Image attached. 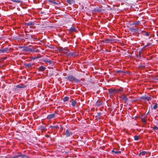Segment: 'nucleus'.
<instances>
[{
  "label": "nucleus",
  "mask_w": 158,
  "mask_h": 158,
  "mask_svg": "<svg viewBox=\"0 0 158 158\" xmlns=\"http://www.w3.org/2000/svg\"><path fill=\"white\" fill-rule=\"evenodd\" d=\"M76 28L74 27H72L70 28V29L69 30V31L70 32H72L73 31H76Z\"/></svg>",
  "instance_id": "13"
},
{
  "label": "nucleus",
  "mask_w": 158,
  "mask_h": 158,
  "mask_svg": "<svg viewBox=\"0 0 158 158\" xmlns=\"http://www.w3.org/2000/svg\"><path fill=\"white\" fill-rule=\"evenodd\" d=\"M118 92H123V89H119L117 90Z\"/></svg>",
  "instance_id": "35"
},
{
  "label": "nucleus",
  "mask_w": 158,
  "mask_h": 158,
  "mask_svg": "<svg viewBox=\"0 0 158 158\" xmlns=\"http://www.w3.org/2000/svg\"><path fill=\"white\" fill-rule=\"evenodd\" d=\"M68 55L69 56H75V53L72 52H69V54H68Z\"/></svg>",
  "instance_id": "24"
},
{
  "label": "nucleus",
  "mask_w": 158,
  "mask_h": 158,
  "mask_svg": "<svg viewBox=\"0 0 158 158\" xmlns=\"http://www.w3.org/2000/svg\"><path fill=\"white\" fill-rule=\"evenodd\" d=\"M94 11L96 12H100L101 11V10L98 8H96L94 9Z\"/></svg>",
  "instance_id": "22"
},
{
  "label": "nucleus",
  "mask_w": 158,
  "mask_h": 158,
  "mask_svg": "<svg viewBox=\"0 0 158 158\" xmlns=\"http://www.w3.org/2000/svg\"><path fill=\"white\" fill-rule=\"evenodd\" d=\"M10 51L9 48L6 47L3 49H0V53H2Z\"/></svg>",
  "instance_id": "6"
},
{
  "label": "nucleus",
  "mask_w": 158,
  "mask_h": 158,
  "mask_svg": "<svg viewBox=\"0 0 158 158\" xmlns=\"http://www.w3.org/2000/svg\"><path fill=\"white\" fill-rule=\"evenodd\" d=\"M141 52H139V56L140 57H141Z\"/></svg>",
  "instance_id": "37"
},
{
  "label": "nucleus",
  "mask_w": 158,
  "mask_h": 158,
  "mask_svg": "<svg viewBox=\"0 0 158 158\" xmlns=\"http://www.w3.org/2000/svg\"><path fill=\"white\" fill-rule=\"evenodd\" d=\"M23 47L22 46L20 47L19 48H23Z\"/></svg>",
  "instance_id": "40"
},
{
  "label": "nucleus",
  "mask_w": 158,
  "mask_h": 158,
  "mask_svg": "<svg viewBox=\"0 0 158 158\" xmlns=\"http://www.w3.org/2000/svg\"><path fill=\"white\" fill-rule=\"evenodd\" d=\"M112 152H114L116 154H118L121 153V152L120 151H114V150H113L112 151Z\"/></svg>",
  "instance_id": "28"
},
{
  "label": "nucleus",
  "mask_w": 158,
  "mask_h": 158,
  "mask_svg": "<svg viewBox=\"0 0 158 158\" xmlns=\"http://www.w3.org/2000/svg\"><path fill=\"white\" fill-rule=\"evenodd\" d=\"M103 104V102L100 100H98L95 104V106L99 107Z\"/></svg>",
  "instance_id": "5"
},
{
  "label": "nucleus",
  "mask_w": 158,
  "mask_h": 158,
  "mask_svg": "<svg viewBox=\"0 0 158 158\" xmlns=\"http://www.w3.org/2000/svg\"><path fill=\"white\" fill-rule=\"evenodd\" d=\"M77 102L75 100H73L72 102V105L73 106H75Z\"/></svg>",
  "instance_id": "23"
},
{
  "label": "nucleus",
  "mask_w": 158,
  "mask_h": 158,
  "mask_svg": "<svg viewBox=\"0 0 158 158\" xmlns=\"http://www.w3.org/2000/svg\"><path fill=\"white\" fill-rule=\"evenodd\" d=\"M110 93H112L113 92V91L112 90L111 91H110Z\"/></svg>",
  "instance_id": "39"
},
{
  "label": "nucleus",
  "mask_w": 158,
  "mask_h": 158,
  "mask_svg": "<svg viewBox=\"0 0 158 158\" xmlns=\"http://www.w3.org/2000/svg\"><path fill=\"white\" fill-rule=\"evenodd\" d=\"M157 104L156 103L155 104L154 106H153V108L154 109H156L157 108Z\"/></svg>",
  "instance_id": "33"
},
{
  "label": "nucleus",
  "mask_w": 158,
  "mask_h": 158,
  "mask_svg": "<svg viewBox=\"0 0 158 158\" xmlns=\"http://www.w3.org/2000/svg\"><path fill=\"white\" fill-rule=\"evenodd\" d=\"M116 72L117 73L122 74L124 73V72L121 70H118L116 71Z\"/></svg>",
  "instance_id": "30"
},
{
  "label": "nucleus",
  "mask_w": 158,
  "mask_h": 158,
  "mask_svg": "<svg viewBox=\"0 0 158 158\" xmlns=\"http://www.w3.org/2000/svg\"><path fill=\"white\" fill-rule=\"evenodd\" d=\"M130 30L131 32H133L135 33L138 32L140 31L139 28L136 27H133L130 28Z\"/></svg>",
  "instance_id": "2"
},
{
  "label": "nucleus",
  "mask_w": 158,
  "mask_h": 158,
  "mask_svg": "<svg viewBox=\"0 0 158 158\" xmlns=\"http://www.w3.org/2000/svg\"><path fill=\"white\" fill-rule=\"evenodd\" d=\"M46 68L43 66H41L38 68V70L40 71H43L45 70Z\"/></svg>",
  "instance_id": "8"
},
{
  "label": "nucleus",
  "mask_w": 158,
  "mask_h": 158,
  "mask_svg": "<svg viewBox=\"0 0 158 158\" xmlns=\"http://www.w3.org/2000/svg\"><path fill=\"white\" fill-rule=\"evenodd\" d=\"M11 1L13 2L17 3H21L22 2V1L19 0H11Z\"/></svg>",
  "instance_id": "19"
},
{
  "label": "nucleus",
  "mask_w": 158,
  "mask_h": 158,
  "mask_svg": "<svg viewBox=\"0 0 158 158\" xmlns=\"http://www.w3.org/2000/svg\"><path fill=\"white\" fill-rule=\"evenodd\" d=\"M16 87L18 88H23L26 87V86L23 84H20L17 85Z\"/></svg>",
  "instance_id": "15"
},
{
  "label": "nucleus",
  "mask_w": 158,
  "mask_h": 158,
  "mask_svg": "<svg viewBox=\"0 0 158 158\" xmlns=\"http://www.w3.org/2000/svg\"><path fill=\"white\" fill-rule=\"evenodd\" d=\"M141 33H144L145 34H144V35L146 36H148L149 35V34L148 32H147L145 31H142Z\"/></svg>",
  "instance_id": "20"
},
{
  "label": "nucleus",
  "mask_w": 158,
  "mask_h": 158,
  "mask_svg": "<svg viewBox=\"0 0 158 158\" xmlns=\"http://www.w3.org/2000/svg\"><path fill=\"white\" fill-rule=\"evenodd\" d=\"M98 116H100V115H101V114H100V113H98Z\"/></svg>",
  "instance_id": "38"
},
{
  "label": "nucleus",
  "mask_w": 158,
  "mask_h": 158,
  "mask_svg": "<svg viewBox=\"0 0 158 158\" xmlns=\"http://www.w3.org/2000/svg\"><path fill=\"white\" fill-rule=\"evenodd\" d=\"M134 140H137L139 139V137L137 135H135L134 137Z\"/></svg>",
  "instance_id": "31"
},
{
  "label": "nucleus",
  "mask_w": 158,
  "mask_h": 158,
  "mask_svg": "<svg viewBox=\"0 0 158 158\" xmlns=\"http://www.w3.org/2000/svg\"><path fill=\"white\" fill-rule=\"evenodd\" d=\"M33 64L31 63H28V64H25L24 65L25 66L26 68H31L33 65Z\"/></svg>",
  "instance_id": "9"
},
{
  "label": "nucleus",
  "mask_w": 158,
  "mask_h": 158,
  "mask_svg": "<svg viewBox=\"0 0 158 158\" xmlns=\"http://www.w3.org/2000/svg\"><path fill=\"white\" fill-rule=\"evenodd\" d=\"M44 62H46V63H49L50 64H51L52 63V61L51 60H50L49 59H47L46 60H45L44 61Z\"/></svg>",
  "instance_id": "25"
},
{
  "label": "nucleus",
  "mask_w": 158,
  "mask_h": 158,
  "mask_svg": "<svg viewBox=\"0 0 158 158\" xmlns=\"http://www.w3.org/2000/svg\"><path fill=\"white\" fill-rule=\"evenodd\" d=\"M66 2L69 4H74L75 3L74 0H67Z\"/></svg>",
  "instance_id": "11"
},
{
  "label": "nucleus",
  "mask_w": 158,
  "mask_h": 158,
  "mask_svg": "<svg viewBox=\"0 0 158 158\" xmlns=\"http://www.w3.org/2000/svg\"><path fill=\"white\" fill-rule=\"evenodd\" d=\"M151 44L150 43H148L146 45H145L144 47L143 48H145V47H148V46L150 45Z\"/></svg>",
  "instance_id": "34"
},
{
  "label": "nucleus",
  "mask_w": 158,
  "mask_h": 158,
  "mask_svg": "<svg viewBox=\"0 0 158 158\" xmlns=\"http://www.w3.org/2000/svg\"><path fill=\"white\" fill-rule=\"evenodd\" d=\"M56 112L55 111L54 113L49 114L47 116L46 118L48 120H50L54 118L55 117V114H56Z\"/></svg>",
  "instance_id": "3"
},
{
  "label": "nucleus",
  "mask_w": 158,
  "mask_h": 158,
  "mask_svg": "<svg viewBox=\"0 0 158 158\" xmlns=\"http://www.w3.org/2000/svg\"><path fill=\"white\" fill-rule=\"evenodd\" d=\"M69 99V97H66L63 99V101L64 102H66L67 101H68Z\"/></svg>",
  "instance_id": "27"
},
{
  "label": "nucleus",
  "mask_w": 158,
  "mask_h": 158,
  "mask_svg": "<svg viewBox=\"0 0 158 158\" xmlns=\"http://www.w3.org/2000/svg\"><path fill=\"white\" fill-rule=\"evenodd\" d=\"M147 154V152L146 151H142L139 154V156L141 157L144 156L145 154Z\"/></svg>",
  "instance_id": "10"
},
{
  "label": "nucleus",
  "mask_w": 158,
  "mask_h": 158,
  "mask_svg": "<svg viewBox=\"0 0 158 158\" xmlns=\"http://www.w3.org/2000/svg\"><path fill=\"white\" fill-rule=\"evenodd\" d=\"M39 58V57L38 56H35V57H33L32 58V59L33 60H35V59H37L38 58Z\"/></svg>",
  "instance_id": "36"
},
{
  "label": "nucleus",
  "mask_w": 158,
  "mask_h": 158,
  "mask_svg": "<svg viewBox=\"0 0 158 158\" xmlns=\"http://www.w3.org/2000/svg\"><path fill=\"white\" fill-rule=\"evenodd\" d=\"M153 130L155 131V132H156V131L157 130H158V127H157V126H155L153 128Z\"/></svg>",
  "instance_id": "26"
},
{
  "label": "nucleus",
  "mask_w": 158,
  "mask_h": 158,
  "mask_svg": "<svg viewBox=\"0 0 158 158\" xmlns=\"http://www.w3.org/2000/svg\"><path fill=\"white\" fill-rule=\"evenodd\" d=\"M143 98L147 100L148 101H151V98L149 97L145 96Z\"/></svg>",
  "instance_id": "21"
},
{
  "label": "nucleus",
  "mask_w": 158,
  "mask_h": 158,
  "mask_svg": "<svg viewBox=\"0 0 158 158\" xmlns=\"http://www.w3.org/2000/svg\"><path fill=\"white\" fill-rule=\"evenodd\" d=\"M25 24L28 26H30L31 25H33L34 24V23L32 22H30L29 23H25Z\"/></svg>",
  "instance_id": "17"
},
{
  "label": "nucleus",
  "mask_w": 158,
  "mask_h": 158,
  "mask_svg": "<svg viewBox=\"0 0 158 158\" xmlns=\"http://www.w3.org/2000/svg\"><path fill=\"white\" fill-rule=\"evenodd\" d=\"M142 122L143 124H145L146 123V120L144 118H142Z\"/></svg>",
  "instance_id": "29"
},
{
  "label": "nucleus",
  "mask_w": 158,
  "mask_h": 158,
  "mask_svg": "<svg viewBox=\"0 0 158 158\" xmlns=\"http://www.w3.org/2000/svg\"><path fill=\"white\" fill-rule=\"evenodd\" d=\"M66 79H68L70 81H74L75 82H78L79 81L76 78L74 77L72 75L68 76L66 78Z\"/></svg>",
  "instance_id": "1"
},
{
  "label": "nucleus",
  "mask_w": 158,
  "mask_h": 158,
  "mask_svg": "<svg viewBox=\"0 0 158 158\" xmlns=\"http://www.w3.org/2000/svg\"><path fill=\"white\" fill-rule=\"evenodd\" d=\"M140 24V22L139 21H138L136 22L133 23L132 24V25H139Z\"/></svg>",
  "instance_id": "14"
},
{
  "label": "nucleus",
  "mask_w": 158,
  "mask_h": 158,
  "mask_svg": "<svg viewBox=\"0 0 158 158\" xmlns=\"http://www.w3.org/2000/svg\"><path fill=\"white\" fill-rule=\"evenodd\" d=\"M63 52L68 55V54H69V51L68 49H64L63 50Z\"/></svg>",
  "instance_id": "18"
},
{
  "label": "nucleus",
  "mask_w": 158,
  "mask_h": 158,
  "mask_svg": "<svg viewBox=\"0 0 158 158\" xmlns=\"http://www.w3.org/2000/svg\"><path fill=\"white\" fill-rule=\"evenodd\" d=\"M65 135L66 137H68L73 135V133L67 129L66 131Z\"/></svg>",
  "instance_id": "4"
},
{
  "label": "nucleus",
  "mask_w": 158,
  "mask_h": 158,
  "mask_svg": "<svg viewBox=\"0 0 158 158\" xmlns=\"http://www.w3.org/2000/svg\"><path fill=\"white\" fill-rule=\"evenodd\" d=\"M114 40H109V39H106V40H103V42L104 43L107 44V43H108L109 42H110L113 41Z\"/></svg>",
  "instance_id": "12"
},
{
  "label": "nucleus",
  "mask_w": 158,
  "mask_h": 158,
  "mask_svg": "<svg viewBox=\"0 0 158 158\" xmlns=\"http://www.w3.org/2000/svg\"><path fill=\"white\" fill-rule=\"evenodd\" d=\"M48 2H50L52 3L55 5H58L60 3L58 1L56 2L55 1H52L51 0H48Z\"/></svg>",
  "instance_id": "16"
},
{
  "label": "nucleus",
  "mask_w": 158,
  "mask_h": 158,
  "mask_svg": "<svg viewBox=\"0 0 158 158\" xmlns=\"http://www.w3.org/2000/svg\"><path fill=\"white\" fill-rule=\"evenodd\" d=\"M120 98L124 101V102L126 103L128 100L127 97L124 95H122L120 97Z\"/></svg>",
  "instance_id": "7"
},
{
  "label": "nucleus",
  "mask_w": 158,
  "mask_h": 158,
  "mask_svg": "<svg viewBox=\"0 0 158 158\" xmlns=\"http://www.w3.org/2000/svg\"><path fill=\"white\" fill-rule=\"evenodd\" d=\"M49 127L50 128H57L58 127V126H57V125H56V126H50Z\"/></svg>",
  "instance_id": "32"
}]
</instances>
